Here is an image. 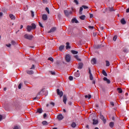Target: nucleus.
<instances>
[{"instance_id":"nucleus-1","label":"nucleus","mask_w":129,"mask_h":129,"mask_svg":"<svg viewBox=\"0 0 129 129\" xmlns=\"http://www.w3.org/2000/svg\"><path fill=\"white\" fill-rule=\"evenodd\" d=\"M65 59H66V62H67L68 63H69V62L71 61V55H70V54H66L65 56Z\"/></svg>"},{"instance_id":"nucleus-2","label":"nucleus","mask_w":129,"mask_h":129,"mask_svg":"<svg viewBox=\"0 0 129 129\" xmlns=\"http://www.w3.org/2000/svg\"><path fill=\"white\" fill-rule=\"evenodd\" d=\"M24 38L25 39H27V40H32V39H33V38H34V36H33V35H29V34H25L24 35Z\"/></svg>"},{"instance_id":"nucleus-3","label":"nucleus","mask_w":129,"mask_h":129,"mask_svg":"<svg viewBox=\"0 0 129 129\" xmlns=\"http://www.w3.org/2000/svg\"><path fill=\"white\" fill-rule=\"evenodd\" d=\"M64 13L66 17H69L70 15H72V11H71L64 10Z\"/></svg>"},{"instance_id":"nucleus-4","label":"nucleus","mask_w":129,"mask_h":129,"mask_svg":"<svg viewBox=\"0 0 129 129\" xmlns=\"http://www.w3.org/2000/svg\"><path fill=\"white\" fill-rule=\"evenodd\" d=\"M56 92L57 95L59 96V97H62V96H63V92L60 91V89H56Z\"/></svg>"},{"instance_id":"nucleus-5","label":"nucleus","mask_w":129,"mask_h":129,"mask_svg":"<svg viewBox=\"0 0 129 129\" xmlns=\"http://www.w3.org/2000/svg\"><path fill=\"white\" fill-rule=\"evenodd\" d=\"M100 118H101L103 121L104 122V123H105V122H106V120H105V119H104V116L101 113H100Z\"/></svg>"},{"instance_id":"nucleus-6","label":"nucleus","mask_w":129,"mask_h":129,"mask_svg":"<svg viewBox=\"0 0 129 129\" xmlns=\"http://www.w3.org/2000/svg\"><path fill=\"white\" fill-rule=\"evenodd\" d=\"M42 19L43 21H47L48 20V16L46 14H43L42 16Z\"/></svg>"},{"instance_id":"nucleus-7","label":"nucleus","mask_w":129,"mask_h":129,"mask_svg":"<svg viewBox=\"0 0 129 129\" xmlns=\"http://www.w3.org/2000/svg\"><path fill=\"white\" fill-rule=\"evenodd\" d=\"M57 118L58 120H62L64 118V117L62 114H59L57 115Z\"/></svg>"},{"instance_id":"nucleus-8","label":"nucleus","mask_w":129,"mask_h":129,"mask_svg":"<svg viewBox=\"0 0 129 129\" xmlns=\"http://www.w3.org/2000/svg\"><path fill=\"white\" fill-rule=\"evenodd\" d=\"M67 101V97L64 95L63 96V102L64 103V104H66V102Z\"/></svg>"},{"instance_id":"nucleus-9","label":"nucleus","mask_w":129,"mask_h":129,"mask_svg":"<svg viewBox=\"0 0 129 129\" xmlns=\"http://www.w3.org/2000/svg\"><path fill=\"white\" fill-rule=\"evenodd\" d=\"M56 27H52V28H51L50 31L48 32V33H53V32H55V31H56Z\"/></svg>"},{"instance_id":"nucleus-10","label":"nucleus","mask_w":129,"mask_h":129,"mask_svg":"<svg viewBox=\"0 0 129 129\" xmlns=\"http://www.w3.org/2000/svg\"><path fill=\"white\" fill-rule=\"evenodd\" d=\"M103 80L104 81H106V83L108 84H110V80L109 79H108L106 77H104L103 78Z\"/></svg>"},{"instance_id":"nucleus-11","label":"nucleus","mask_w":129,"mask_h":129,"mask_svg":"<svg viewBox=\"0 0 129 129\" xmlns=\"http://www.w3.org/2000/svg\"><path fill=\"white\" fill-rule=\"evenodd\" d=\"M42 112H43V109H42V108H40L37 109V111H36L37 113L41 114L42 113Z\"/></svg>"},{"instance_id":"nucleus-12","label":"nucleus","mask_w":129,"mask_h":129,"mask_svg":"<svg viewBox=\"0 0 129 129\" xmlns=\"http://www.w3.org/2000/svg\"><path fill=\"white\" fill-rule=\"evenodd\" d=\"M72 23H73V24H74V23L77 24V23H78V20H77L76 18H74L72 20Z\"/></svg>"},{"instance_id":"nucleus-13","label":"nucleus","mask_w":129,"mask_h":129,"mask_svg":"<svg viewBox=\"0 0 129 129\" xmlns=\"http://www.w3.org/2000/svg\"><path fill=\"white\" fill-rule=\"evenodd\" d=\"M91 63L93 64V65H94V64H96V59L95 58H93L92 59Z\"/></svg>"},{"instance_id":"nucleus-14","label":"nucleus","mask_w":129,"mask_h":129,"mask_svg":"<svg viewBox=\"0 0 129 129\" xmlns=\"http://www.w3.org/2000/svg\"><path fill=\"white\" fill-rule=\"evenodd\" d=\"M120 22H121V24H122V25H125L126 24V22L124 20V18H122Z\"/></svg>"},{"instance_id":"nucleus-15","label":"nucleus","mask_w":129,"mask_h":129,"mask_svg":"<svg viewBox=\"0 0 129 129\" xmlns=\"http://www.w3.org/2000/svg\"><path fill=\"white\" fill-rule=\"evenodd\" d=\"M9 17L11 20H16V17H15L13 14H10Z\"/></svg>"},{"instance_id":"nucleus-16","label":"nucleus","mask_w":129,"mask_h":129,"mask_svg":"<svg viewBox=\"0 0 129 129\" xmlns=\"http://www.w3.org/2000/svg\"><path fill=\"white\" fill-rule=\"evenodd\" d=\"M32 27L31 26H27V30L28 32H31V31H32Z\"/></svg>"},{"instance_id":"nucleus-17","label":"nucleus","mask_w":129,"mask_h":129,"mask_svg":"<svg viewBox=\"0 0 129 129\" xmlns=\"http://www.w3.org/2000/svg\"><path fill=\"white\" fill-rule=\"evenodd\" d=\"M83 68V63H80L79 64L78 69H82Z\"/></svg>"},{"instance_id":"nucleus-18","label":"nucleus","mask_w":129,"mask_h":129,"mask_svg":"<svg viewBox=\"0 0 129 129\" xmlns=\"http://www.w3.org/2000/svg\"><path fill=\"white\" fill-rule=\"evenodd\" d=\"M64 48H65V46L64 45H61L59 47V51H62L63 50H64Z\"/></svg>"},{"instance_id":"nucleus-19","label":"nucleus","mask_w":129,"mask_h":129,"mask_svg":"<svg viewBox=\"0 0 129 129\" xmlns=\"http://www.w3.org/2000/svg\"><path fill=\"white\" fill-rule=\"evenodd\" d=\"M27 74H29V75H32V74H34V72L33 71H27Z\"/></svg>"},{"instance_id":"nucleus-20","label":"nucleus","mask_w":129,"mask_h":129,"mask_svg":"<svg viewBox=\"0 0 129 129\" xmlns=\"http://www.w3.org/2000/svg\"><path fill=\"white\" fill-rule=\"evenodd\" d=\"M36 24L35 23H32L31 24V28L32 30H35V29H36Z\"/></svg>"},{"instance_id":"nucleus-21","label":"nucleus","mask_w":129,"mask_h":129,"mask_svg":"<svg viewBox=\"0 0 129 129\" xmlns=\"http://www.w3.org/2000/svg\"><path fill=\"white\" fill-rule=\"evenodd\" d=\"M102 74H103V75H104V76L107 77V73H106V72H105L104 70H102Z\"/></svg>"},{"instance_id":"nucleus-22","label":"nucleus","mask_w":129,"mask_h":129,"mask_svg":"<svg viewBox=\"0 0 129 129\" xmlns=\"http://www.w3.org/2000/svg\"><path fill=\"white\" fill-rule=\"evenodd\" d=\"M98 123V120L93 119V124H97Z\"/></svg>"},{"instance_id":"nucleus-23","label":"nucleus","mask_w":129,"mask_h":129,"mask_svg":"<svg viewBox=\"0 0 129 129\" xmlns=\"http://www.w3.org/2000/svg\"><path fill=\"white\" fill-rule=\"evenodd\" d=\"M70 43H69V42H67L66 43V49H70V48H71V47L70 46Z\"/></svg>"},{"instance_id":"nucleus-24","label":"nucleus","mask_w":129,"mask_h":129,"mask_svg":"<svg viewBox=\"0 0 129 129\" xmlns=\"http://www.w3.org/2000/svg\"><path fill=\"white\" fill-rule=\"evenodd\" d=\"M114 126V123L113 122H110L109 123V126L110 127H113V126Z\"/></svg>"},{"instance_id":"nucleus-25","label":"nucleus","mask_w":129,"mask_h":129,"mask_svg":"<svg viewBox=\"0 0 129 129\" xmlns=\"http://www.w3.org/2000/svg\"><path fill=\"white\" fill-rule=\"evenodd\" d=\"M86 16L85 15H82L80 17V20H82L83 21H84L85 20Z\"/></svg>"},{"instance_id":"nucleus-26","label":"nucleus","mask_w":129,"mask_h":129,"mask_svg":"<svg viewBox=\"0 0 129 129\" xmlns=\"http://www.w3.org/2000/svg\"><path fill=\"white\" fill-rule=\"evenodd\" d=\"M74 75L76 77H79V76H80V73H78V72H76L74 74Z\"/></svg>"},{"instance_id":"nucleus-27","label":"nucleus","mask_w":129,"mask_h":129,"mask_svg":"<svg viewBox=\"0 0 129 129\" xmlns=\"http://www.w3.org/2000/svg\"><path fill=\"white\" fill-rule=\"evenodd\" d=\"M117 90L118 92V93H122V90L120 88H118L117 89Z\"/></svg>"},{"instance_id":"nucleus-28","label":"nucleus","mask_w":129,"mask_h":129,"mask_svg":"<svg viewBox=\"0 0 129 129\" xmlns=\"http://www.w3.org/2000/svg\"><path fill=\"white\" fill-rule=\"evenodd\" d=\"M82 11H83V7L80 8V10H79L80 15H82Z\"/></svg>"},{"instance_id":"nucleus-29","label":"nucleus","mask_w":129,"mask_h":129,"mask_svg":"<svg viewBox=\"0 0 129 129\" xmlns=\"http://www.w3.org/2000/svg\"><path fill=\"white\" fill-rule=\"evenodd\" d=\"M85 98H88V99H90L91 98V95L88 94L85 96Z\"/></svg>"},{"instance_id":"nucleus-30","label":"nucleus","mask_w":129,"mask_h":129,"mask_svg":"<svg viewBox=\"0 0 129 129\" xmlns=\"http://www.w3.org/2000/svg\"><path fill=\"white\" fill-rule=\"evenodd\" d=\"M110 65V63H109V61L106 60V67H109Z\"/></svg>"},{"instance_id":"nucleus-31","label":"nucleus","mask_w":129,"mask_h":129,"mask_svg":"<svg viewBox=\"0 0 129 129\" xmlns=\"http://www.w3.org/2000/svg\"><path fill=\"white\" fill-rule=\"evenodd\" d=\"M71 53H72V54H78V51L72 50H71Z\"/></svg>"},{"instance_id":"nucleus-32","label":"nucleus","mask_w":129,"mask_h":129,"mask_svg":"<svg viewBox=\"0 0 129 129\" xmlns=\"http://www.w3.org/2000/svg\"><path fill=\"white\" fill-rule=\"evenodd\" d=\"M42 123L43 125H48V122L47 121H43L42 122Z\"/></svg>"},{"instance_id":"nucleus-33","label":"nucleus","mask_w":129,"mask_h":129,"mask_svg":"<svg viewBox=\"0 0 129 129\" xmlns=\"http://www.w3.org/2000/svg\"><path fill=\"white\" fill-rule=\"evenodd\" d=\"M75 58L78 60V61H81V59L79 58V56H78L77 55H75Z\"/></svg>"},{"instance_id":"nucleus-34","label":"nucleus","mask_w":129,"mask_h":129,"mask_svg":"<svg viewBox=\"0 0 129 129\" xmlns=\"http://www.w3.org/2000/svg\"><path fill=\"white\" fill-rule=\"evenodd\" d=\"M109 12H114V10L113 9V8H112V7H109Z\"/></svg>"},{"instance_id":"nucleus-35","label":"nucleus","mask_w":129,"mask_h":129,"mask_svg":"<svg viewBox=\"0 0 129 129\" xmlns=\"http://www.w3.org/2000/svg\"><path fill=\"white\" fill-rule=\"evenodd\" d=\"M71 126L72 127H76V123L75 122H73L72 125H71Z\"/></svg>"},{"instance_id":"nucleus-36","label":"nucleus","mask_w":129,"mask_h":129,"mask_svg":"<svg viewBox=\"0 0 129 129\" xmlns=\"http://www.w3.org/2000/svg\"><path fill=\"white\" fill-rule=\"evenodd\" d=\"M59 64H60V61H59L58 60H57L55 62L56 66H57V67H58Z\"/></svg>"},{"instance_id":"nucleus-37","label":"nucleus","mask_w":129,"mask_h":129,"mask_svg":"<svg viewBox=\"0 0 129 129\" xmlns=\"http://www.w3.org/2000/svg\"><path fill=\"white\" fill-rule=\"evenodd\" d=\"M22 86H23V84H22V83H20L18 85V89H21L22 88Z\"/></svg>"},{"instance_id":"nucleus-38","label":"nucleus","mask_w":129,"mask_h":129,"mask_svg":"<svg viewBox=\"0 0 129 129\" xmlns=\"http://www.w3.org/2000/svg\"><path fill=\"white\" fill-rule=\"evenodd\" d=\"M117 38V36L115 35L113 38V41H114L115 42V41H116V39Z\"/></svg>"},{"instance_id":"nucleus-39","label":"nucleus","mask_w":129,"mask_h":129,"mask_svg":"<svg viewBox=\"0 0 129 129\" xmlns=\"http://www.w3.org/2000/svg\"><path fill=\"white\" fill-rule=\"evenodd\" d=\"M45 11H46V12H47V13L48 14H50V11L49 10V8H48L46 7L45 8Z\"/></svg>"},{"instance_id":"nucleus-40","label":"nucleus","mask_w":129,"mask_h":129,"mask_svg":"<svg viewBox=\"0 0 129 129\" xmlns=\"http://www.w3.org/2000/svg\"><path fill=\"white\" fill-rule=\"evenodd\" d=\"M48 60H49V61H51V62H54V59L52 57H49L48 58Z\"/></svg>"},{"instance_id":"nucleus-41","label":"nucleus","mask_w":129,"mask_h":129,"mask_svg":"<svg viewBox=\"0 0 129 129\" xmlns=\"http://www.w3.org/2000/svg\"><path fill=\"white\" fill-rule=\"evenodd\" d=\"M69 79L70 81H72V80H73V77H72V76H69Z\"/></svg>"},{"instance_id":"nucleus-42","label":"nucleus","mask_w":129,"mask_h":129,"mask_svg":"<svg viewBox=\"0 0 129 129\" xmlns=\"http://www.w3.org/2000/svg\"><path fill=\"white\" fill-rule=\"evenodd\" d=\"M50 105H52V107H54V106H55V103L53 102H51L50 103Z\"/></svg>"},{"instance_id":"nucleus-43","label":"nucleus","mask_w":129,"mask_h":129,"mask_svg":"<svg viewBox=\"0 0 129 129\" xmlns=\"http://www.w3.org/2000/svg\"><path fill=\"white\" fill-rule=\"evenodd\" d=\"M90 80H93V76L92 75V74L90 75Z\"/></svg>"},{"instance_id":"nucleus-44","label":"nucleus","mask_w":129,"mask_h":129,"mask_svg":"<svg viewBox=\"0 0 129 129\" xmlns=\"http://www.w3.org/2000/svg\"><path fill=\"white\" fill-rule=\"evenodd\" d=\"M123 52H124V53H127L128 50L126 49V48H123Z\"/></svg>"},{"instance_id":"nucleus-45","label":"nucleus","mask_w":129,"mask_h":129,"mask_svg":"<svg viewBox=\"0 0 129 129\" xmlns=\"http://www.w3.org/2000/svg\"><path fill=\"white\" fill-rule=\"evenodd\" d=\"M82 7H83V9H84L85 10H86V9H88V7L84 5H83Z\"/></svg>"},{"instance_id":"nucleus-46","label":"nucleus","mask_w":129,"mask_h":129,"mask_svg":"<svg viewBox=\"0 0 129 129\" xmlns=\"http://www.w3.org/2000/svg\"><path fill=\"white\" fill-rule=\"evenodd\" d=\"M11 44H12V45H16V41H15L14 40H12Z\"/></svg>"},{"instance_id":"nucleus-47","label":"nucleus","mask_w":129,"mask_h":129,"mask_svg":"<svg viewBox=\"0 0 129 129\" xmlns=\"http://www.w3.org/2000/svg\"><path fill=\"white\" fill-rule=\"evenodd\" d=\"M31 17H32V18H34V17L35 16V15L34 14V12H33L32 11H31Z\"/></svg>"},{"instance_id":"nucleus-48","label":"nucleus","mask_w":129,"mask_h":129,"mask_svg":"<svg viewBox=\"0 0 129 129\" xmlns=\"http://www.w3.org/2000/svg\"><path fill=\"white\" fill-rule=\"evenodd\" d=\"M74 3H75L76 5H79V3H78V1L77 0H74Z\"/></svg>"},{"instance_id":"nucleus-49","label":"nucleus","mask_w":129,"mask_h":129,"mask_svg":"<svg viewBox=\"0 0 129 129\" xmlns=\"http://www.w3.org/2000/svg\"><path fill=\"white\" fill-rule=\"evenodd\" d=\"M100 30H101V31H103V30H104V27H103V26H100Z\"/></svg>"},{"instance_id":"nucleus-50","label":"nucleus","mask_w":129,"mask_h":129,"mask_svg":"<svg viewBox=\"0 0 129 129\" xmlns=\"http://www.w3.org/2000/svg\"><path fill=\"white\" fill-rule=\"evenodd\" d=\"M88 70H89V74H90V75H91V74H92L91 73V70L90 69V68H88Z\"/></svg>"},{"instance_id":"nucleus-51","label":"nucleus","mask_w":129,"mask_h":129,"mask_svg":"<svg viewBox=\"0 0 129 129\" xmlns=\"http://www.w3.org/2000/svg\"><path fill=\"white\" fill-rule=\"evenodd\" d=\"M6 46H7V47H8L9 48H11L12 44H6Z\"/></svg>"},{"instance_id":"nucleus-52","label":"nucleus","mask_w":129,"mask_h":129,"mask_svg":"<svg viewBox=\"0 0 129 129\" xmlns=\"http://www.w3.org/2000/svg\"><path fill=\"white\" fill-rule=\"evenodd\" d=\"M39 25L40 27H41V28H44V27H43V25H42V23H41V22H39Z\"/></svg>"},{"instance_id":"nucleus-53","label":"nucleus","mask_w":129,"mask_h":129,"mask_svg":"<svg viewBox=\"0 0 129 129\" xmlns=\"http://www.w3.org/2000/svg\"><path fill=\"white\" fill-rule=\"evenodd\" d=\"M36 99L39 100L40 98L39 97H35L33 98V100H36Z\"/></svg>"},{"instance_id":"nucleus-54","label":"nucleus","mask_w":129,"mask_h":129,"mask_svg":"<svg viewBox=\"0 0 129 129\" xmlns=\"http://www.w3.org/2000/svg\"><path fill=\"white\" fill-rule=\"evenodd\" d=\"M110 105H112V106H114V103H113V102H110Z\"/></svg>"},{"instance_id":"nucleus-55","label":"nucleus","mask_w":129,"mask_h":129,"mask_svg":"<svg viewBox=\"0 0 129 129\" xmlns=\"http://www.w3.org/2000/svg\"><path fill=\"white\" fill-rule=\"evenodd\" d=\"M46 117H47V114L46 113H44L43 114V118H46Z\"/></svg>"},{"instance_id":"nucleus-56","label":"nucleus","mask_w":129,"mask_h":129,"mask_svg":"<svg viewBox=\"0 0 129 129\" xmlns=\"http://www.w3.org/2000/svg\"><path fill=\"white\" fill-rule=\"evenodd\" d=\"M30 69H35V65L33 64L32 66V67L30 68Z\"/></svg>"},{"instance_id":"nucleus-57","label":"nucleus","mask_w":129,"mask_h":129,"mask_svg":"<svg viewBox=\"0 0 129 129\" xmlns=\"http://www.w3.org/2000/svg\"><path fill=\"white\" fill-rule=\"evenodd\" d=\"M90 18L92 19V18H93V14H90Z\"/></svg>"},{"instance_id":"nucleus-58","label":"nucleus","mask_w":129,"mask_h":129,"mask_svg":"<svg viewBox=\"0 0 129 129\" xmlns=\"http://www.w3.org/2000/svg\"><path fill=\"white\" fill-rule=\"evenodd\" d=\"M3 119V115H0V121Z\"/></svg>"},{"instance_id":"nucleus-59","label":"nucleus","mask_w":129,"mask_h":129,"mask_svg":"<svg viewBox=\"0 0 129 129\" xmlns=\"http://www.w3.org/2000/svg\"><path fill=\"white\" fill-rule=\"evenodd\" d=\"M52 75H55V72H50Z\"/></svg>"},{"instance_id":"nucleus-60","label":"nucleus","mask_w":129,"mask_h":129,"mask_svg":"<svg viewBox=\"0 0 129 129\" xmlns=\"http://www.w3.org/2000/svg\"><path fill=\"white\" fill-rule=\"evenodd\" d=\"M89 29H94V26H89Z\"/></svg>"},{"instance_id":"nucleus-61","label":"nucleus","mask_w":129,"mask_h":129,"mask_svg":"<svg viewBox=\"0 0 129 129\" xmlns=\"http://www.w3.org/2000/svg\"><path fill=\"white\" fill-rule=\"evenodd\" d=\"M13 129H19V127L18 126H15Z\"/></svg>"},{"instance_id":"nucleus-62","label":"nucleus","mask_w":129,"mask_h":129,"mask_svg":"<svg viewBox=\"0 0 129 129\" xmlns=\"http://www.w3.org/2000/svg\"><path fill=\"white\" fill-rule=\"evenodd\" d=\"M1 17H3V13L0 12V18Z\"/></svg>"},{"instance_id":"nucleus-63","label":"nucleus","mask_w":129,"mask_h":129,"mask_svg":"<svg viewBox=\"0 0 129 129\" xmlns=\"http://www.w3.org/2000/svg\"><path fill=\"white\" fill-rule=\"evenodd\" d=\"M69 105H72V102H69Z\"/></svg>"},{"instance_id":"nucleus-64","label":"nucleus","mask_w":129,"mask_h":129,"mask_svg":"<svg viewBox=\"0 0 129 129\" xmlns=\"http://www.w3.org/2000/svg\"><path fill=\"white\" fill-rule=\"evenodd\" d=\"M112 120H114V116L112 117Z\"/></svg>"}]
</instances>
